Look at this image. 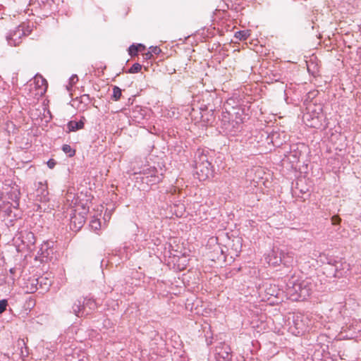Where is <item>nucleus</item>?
<instances>
[{"label":"nucleus","mask_w":361,"mask_h":361,"mask_svg":"<svg viewBox=\"0 0 361 361\" xmlns=\"http://www.w3.org/2000/svg\"><path fill=\"white\" fill-rule=\"evenodd\" d=\"M314 287L312 279L293 276L288 280L286 293L293 301L304 300L312 294Z\"/></svg>","instance_id":"obj_1"},{"label":"nucleus","mask_w":361,"mask_h":361,"mask_svg":"<svg viewBox=\"0 0 361 361\" xmlns=\"http://www.w3.org/2000/svg\"><path fill=\"white\" fill-rule=\"evenodd\" d=\"M322 117V109L320 105L309 104L302 118L307 126L318 128Z\"/></svg>","instance_id":"obj_2"},{"label":"nucleus","mask_w":361,"mask_h":361,"mask_svg":"<svg viewBox=\"0 0 361 361\" xmlns=\"http://www.w3.org/2000/svg\"><path fill=\"white\" fill-rule=\"evenodd\" d=\"M195 169L197 178L200 180H205L213 175V170L211 163L209 161L207 155L201 154L195 160Z\"/></svg>","instance_id":"obj_3"},{"label":"nucleus","mask_w":361,"mask_h":361,"mask_svg":"<svg viewBox=\"0 0 361 361\" xmlns=\"http://www.w3.org/2000/svg\"><path fill=\"white\" fill-rule=\"evenodd\" d=\"M35 243L34 233L29 231H22L13 238V243L18 252L30 249Z\"/></svg>","instance_id":"obj_4"},{"label":"nucleus","mask_w":361,"mask_h":361,"mask_svg":"<svg viewBox=\"0 0 361 361\" xmlns=\"http://www.w3.org/2000/svg\"><path fill=\"white\" fill-rule=\"evenodd\" d=\"M83 209L82 212H78V207L71 210L70 228L73 231H79L85 222L86 212L85 208Z\"/></svg>","instance_id":"obj_5"},{"label":"nucleus","mask_w":361,"mask_h":361,"mask_svg":"<svg viewBox=\"0 0 361 361\" xmlns=\"http://www.w3.org/2000/svg\"><path fill=\"white\" fill-rule=\"evenodd\" d=\"M30 32V30L28 28L25 30L24 25H19L7 35V42L11 46H17L21 42V38L28 35Z\"/></svg>","instance_id":"obj_6"},{"label":"nucleus","mask_w":361,"mask_h":361,"mask_svg":"<svg viewBox=\"0 0 361 361\" xmlns=\"http://www.w3.org/2000/svg\"><path fill=\"white\" fill-rule=\"evenodd\" d=\"M142 174L144 175L142 179L145 180L146 183L149 185L158 183L162 180V173L154 166L143 169Z\"/></svg>","instance_id":"obj_7"},{"label":"nucleus","mask_w":361,"mask_h":361,"mask_svg":"<svg viewBox=\"0 0 361 361\" xmlns=\"http://www.w3.org/2000/svg\"><path fill=\"white\" fill-rule=\"evenodd\" d=\"M282 250L279 247H273L269 252L266 255V262L272 266H278L281 264Z\"/></svg>","instance_id":"obj_8"},{"label":"nucleus","mask_w":361,"mask_h":361,"mask_svg":"<svg viewBox=\"0 0 361 361\" xmlns=\"http://www.w3.org/2000/svg\"><path fill=\"white\" fill-rule=\"evenodd\" d=\"M53 243V242L47 241L42 244L37 253L40 260L47 261L51 259L54 254Z\"/></svg>","instance_id":"obj_9"},{"label":"nucleus","mask_w":361,"mask_h":361,"mask_svg":"<svg viewBox=\"0 0 361 361\" xmlns=\"http://www.w3.org/2000/svg\"><path fill=\"white\" fill-rule=\"evenodd\" d=\"M33 85L37 91L35 95H43L46 92L47 82L42 75H36L34 77Z\"/></svg>","instance_id":"obj_10"},{"label":"nucleus","mask_w":361,"mask_h":361,"mask_svg":"<svg viewBox=\"0 0 361 361\" xmlns=\"http://www.w3.org/2000/svg\"><path fill=\"white\" fill-rule=\"evenodd\" d=\"M350 269V265L346 262H337L335 265L334 276L341 278L347 276Z\"/></svg>","instance_id":"obj_11"},{"label":"nucleus","mask_w":361,"mask_h":361,"mask_svg":"<svg viewBox=\"0 0 361 361\" xmlns=\"http://www.w3.org/2000/svg\"><path fill=\"white\" fill-rule=\"evenodd\" d=\"M296 263L295 253L288 250H282L281 264L286 267H293Z\"/></svg>","instance_id":"obj_12"},{"label":"nucleus","mask_w":361,"mask_h":361,"mask_svg":"<svg viewBox=\"0 0 361 361\" xmlns=\"http://www.w3.org/2000/svg\"><path fill=\"white\" fill-rule=\"evenodd\" d=\"M146 110L142 109L140 106L135 107L132 112L130 117L133 120L137 123H143V121L145 119Z\"/></svg>","instance_id":"obj_13"},{"label":"nucleus","mask_w":361,"mask_h":361,"mask_svg":"<svg viewBox=\"0 0 361 361\" xmlns=\"http://www.w3.org/2000/svg\"><path fill=\"white\" fill-rule=\"evenodd\" d=\"M66 200L67 202V204L71 209L79 207V205H78V200L75 198V195L71 192H68L66 194Z\"/></svg>","instance_id":"obj_14"},{"label":"nucleus","mask_w":361,"mask_h":361,"mask_svg":"<svg viewBox=\"0 0 361 361\" xmlns=\"http://www.w3.org/2000/svg\"><path fill=\"white\" fill-rule=\"evenodd\" d=\"M82 307L85 311V314H88L90 312L86 311V309L89 308L90 310H94L97 307V304L96 302L91 298H85L82 302Z\"/></svg>","instance_id":"obj_15"},{"label":"nucleus","mask_w":361,"mask_h":361,"mask_svg":"<svg viewBox=\"0 0 361 361\" xmlns=\"http://www.w3.org/2000/svg\"><path fill=\"white\" fill-rule=\"evenodd\" d=\"M73 312L77 317L85 315V311L82 307V302L80 300L76 301L73 305Z\"/></svg>","instance_id":"obj_16"},{"label":"nucleus","mask_w":361,"mask_h":361,"mask_svg":"<svg viewBox=\"0 0 361 361\" xmlns=\"http://www.w3.org/2000/svg\"><path fill=\"white\" fill-rule=\"evenodd\" d=\"M68 128L70 131H75L80 129H82L84 128V122L82 121H71L68 123Z\"/></svg>","instance_id":"obj_17"},{"label":"nucleus","mask_w":361,"mask_h":361,"mask_svg":"<svg viewBox=\"0 0 361 361\" xmlns=\"http://www.w3.org/2000/svg\"><path fill=\"white\" fill-rule=\"evenodd\" d=\"M142 49H145V47L142 44H139L137 45L132 44L128 48V53L131 56H136L137 54V52Z\"/></svg>","instance_id":"obj_18"},{"label":"nucleus","mask_w":361,"mask_h":361,"mask_svg":"<svg viewBox=\"0 0 361 361\" xmlns=\"http://www.w3.org/2000/svg\"><path fill=\"white\" fill-rule=\"evenodd\" d=\"M121 97V89L117 86L113 87L112 99L114 101H118Z\"/></svg>","instance_id":"obj_19"},{"label":"nucleus","mask_w":361,"mask_h":361,"mask_svg":"<svg viewBox=\"0 0 361 361\" xmlns=\"http://www.w3.org/2000/svg\"><path fill=\"white\" fill-rule=\"evenodd\" d=\"M91 228L94 231H98L101 228V223L99 219H93L90 221V224Z\"/></svg>","instance_id":"obj_20"},{"label":"nucleus","mask_w":361,"mask_h":361,"mask_svg":"<svg viewBox=\"0 0 361 361\" xmlns=\"http://www.w3.org/2000/svg\"><path fill=\"white\" fill-rule=\"evenodd\" d=\"M248 35V32L247 30L238 31L235 33V37L240 40L246 39Z\"/></svg>","instance_id":"obj_21"},{"label":"nucleus","mask_w":361,"mask_h":361,"mask_svg":"<svg viewBox=\"0 0 361 361\" xmlns=\"http://www.w3.org/2000/svg\"><path fill=\"white\" fill-rule=\"evenodd\" d=\"M62 150L66 153L68 154L69 157H73L75 154V149H73L70 145H63L62 147Z\"/></svg>","instance_id":"obj_22"},{"label":"nucleus","mask_w":361,"mask_h":361,"mask_svg":"<svg viewBox=\"0 0 361 361\" xmlns=\"http://www.w3.org/2000/svg\"><path fill=\"white\" fill-rule=\"evenodd\" d=\"M141 69H142V66L138 63H135L128 70V73H136L140 72L141 71Z\"/></svg>","instance_id":"obj_23"},{"label":"nucleus","mask_w":361,"mask_h":361,"mask_svg":"<svg viewBox=\"0 0 361 361\" xmlns=\"http://www.w3.org/2000/svg\"><path fill=\"white\" fill-rule=\"evenodd\" d=\"M78 80V78L76 75H73L69 79V85L66 86V88L70 91L74 84Z\"/></svg>","instance_id":"obj_24"},{"label":"nucleus","mask_w":361,"mask_h":361,"mask_svg":"<svg viewBox=\"0 0 361 361\" xmlns=\"http://www.w3.org/2000/svg\"><path fill=\"white\" fill-rule=\"evenodd\" d=\"M8 305V302L6 300H0V314H2L6 309Z\"/></svg>","instance_id":"obj_25"},{"label":"nucleus","mask_w":361,"mask_h":361,"mask_svg":"<svg viewBox=\"0 0 361 361\" xmlns=\"http://www.w3.org/2000/svg\"><path fill=\"white\" fill-rule=\"evenodd\" d=\"M149 51L152 52V54L158 55L161 53V50L159 47H150Z\"/></svg>","instance_id":"obj_26"},{"label":"nucleus","mask_w":361,"mask_h":361,"mask_svg":"<svg viewBox=\"0 0 361 361\" xmlns=\"http://www.w3.org/2000/svg\"><path fill=\"white\" fill-rule=\"evenodd\" d=\"M47 164L48 166V167L51 169H54V166H56V162L54 159H50L47 162Z\"/></svg>","instance_id":"obj_27"},{"label":"nucleus","mask_w":361,"mask_h":361,"mask_svg":"<svg viewBox=\"0 0 361 361\" xmlns=\"http://www.w3.org/2000/svg\"><path fill=\"white\" fill-rule=\"evenodd\" d=\"M331 221L334 225H336L340 223L341 219L337 216H334L331 219Z\"/></svg>","instance_id":"obj_28"},{"label":"nucleus","mask_w":361,"mask_h":361,"mask_svg":"<svg viewBox=\"0 0 361 361\" xmlns=\"http://www.w3.org/2000/svg\"><path fill=\"white\" fill-rule=\"evenodd\" d=\"M145 59H150L152 56V52L149 51L145 54Z\"/></svg>","instance_id":"obj_29"},{"label":"nucleus","mask_w":361,"mask_h":361,"mask_svg":"<svg viewBox=\"0 0 361 361\" xmlns=\"http://www.w3.org/2000/svg\"><path fill=\"white\" fill-rule=\"evenodd\" d=\"M223 358L224 359H229L230 358V355L228 352H226V355L225 356H223Z\"/></svg>","instance_id":"obj_30"},{"label":"nucleus","mask_w":361,"mask_h":361,"mask_svg":"<svg viewBox=\"0 0 361 361\" xmlns=\"http://www.w3.org/2000/svg\"><path fill=\"white\" fill-rule=\"evenodd\" d=\"M85 358V353H82V357L80 358L78 361H86V360Z\"/></svg>","instance_id":"obj_31"},{"label":"nucleus","mask_w":361,"mask_h":361,"mask_svg":"<svg viewBox=\"0 0 361 361\" xmlns=\"http://www.w3.org/2000/svg\"><path fill=\"white\" fill-rule=\"evenodd\" d=\"M245 118H240V121H236V123H238V122H243V121L245 120Z\"/></svg>","instance_id":"obj_32"},{"label":"nucleus","mask_w":361,"mask_h":361,"mask_svg":"<svg viewBox=\"0 0 361 361\" xmlns=\"http://www.w3.org/2000/svg\"><path fill=\"white\" fill-rule=\"evenodd\" d=\"M20 342H21L23 345H25V343L23 340H21ZM18 344L20 345V343Z\"/></svg>","instance_id":"obj_33"},{"label":"nucleus","mask_w":361,"mask_h":361,"mask_svg":"<svg viewBox=\"0 0 361 361\" xmlns=\"http://www.w3.org/2000/svg\"><path fill=\"white\" fill-rule=\"evenodd\" d=\"M225 128H226V130H228V131H229L230 133H231V132L228 130V126H226V127H225Z\"/></svg>","instance_id":"obj_34"},{"label":"nucleus","mask_w":361,"mask_h":361,"mask_svg":"<svg viewBox=\"0 0 361 361\" xmlns=\"http://www.w3.org/2000/svg\"><path fill=\"white\" fill-rule=\"evenodd\" d=\"M36 289V288H31V290L34 291Z\"/></svg>","instance_id":"obj_35"},{"label":"nucleus","mask_w":361,"mask_h":361,"mask_svg":"<svg viewBox=\"0 0 361 361\" xmlns=\"http://www.w3.org/2000/svg\"><path fill=\"white\" fill-rule=\"evenodd\" d=\"M10 271H11V273H13V269H10Z\"/></svg>","instance_id":"obj_36"},{"label":"nucleus","mask_w":361,"mask_h":361,"mask_svg":"<svg viewBox=\"0 0 361 361\" xmlns=\"http://www.w3.org/2000/svg\"><path fill=\"white\" fill-rule=\"evenodd\" d=\"M240 110H238V111L236 112V114H240Z\"/></svg>","instance_id":"obj_37"}]
</instances>
